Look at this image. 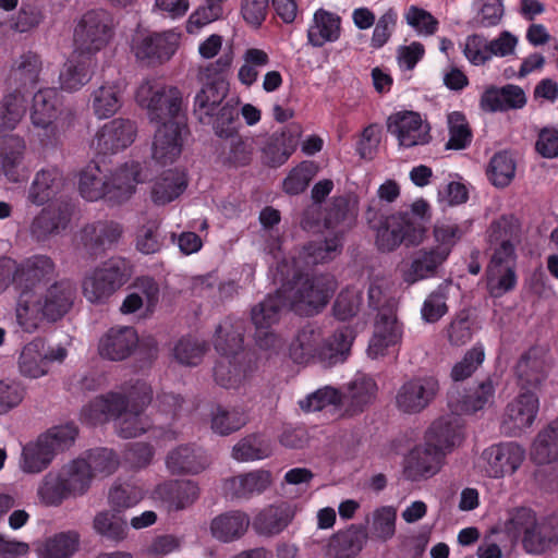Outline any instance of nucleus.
I'll return each mask as SVG.
<instances>
[{
  "instance_id": "obj_47",
  "label": "nucleus",
  "mask_w": 558,
  "mask_h": 558,
  "mask_svg": "<svg viewBox=\"0 0 558 558\" xmlns=\"http://www.w3.org/2000/svg\"><path fill=\"white\" fill-rule=\"evenodd\" d=\"M78 546L80 535L76 532H61L43 542L37 554L39 558H71Z\"/></svg>"
},
{
  "instance_id": "obj_39",
  "label": "nucleus",
  "mask_w": 558,
  "mask_h": 558,
  "mask_svg": "<svg viewBox=\"0 0 558 558\" xmlns=\"http://www.w3.org/2000/svg\"><path fill=\"white\" fill-rule=\"evenodd\" d=\"M288 306V298L283 291L278 290L275 294H268L251 308V322L255 329H270L279 322L282 310Z\"/></svg>"
},
{
  "instance_id": "obj_23",
  "label": "nucleus",
  "mask_w": 558,
  "mask_h": 558,
  "mask_svg": "<svg viewBox=\"0 0 558 558\" xmlns=\"http://www.w3.org/2000/svg\"><path fill=\"white\" fill-rule=\"evenodd\" d=\"M402 337V326L398 322L393 306H385L377 314L375 332L368 345V354L384 355L388 347L396 345Z\"/></svg>"
},
{
  "instance_id": "obj_37",
  "label": "nucleus",
  "mask_w": 558,
  "mask_h": 558,
  "mask_svg": "<svg viewBox=\"0 0 558 558\" xmlns=\"http://www.w3.org/2000/svg\"><path fill=\"white\" fill-rule=\"evenodd\" d=\"M166 464L172 474H197L206 469L208 460L199 448L182 445L169 452Z\"/></svg>"
},
{
  "instance_id": "obj_17",
  "label": "nucleus",
  "mask_w": 558,
  "mask_h": 558,
  "mask_svg": "<svg viewBox=\"0 0 558 558\" xmlns=\"http://www.w3.org/2000/svg\"><path fill=\"white\" fill-rule=\"evenodd\" d=\"M514 373L521 392H535L537 395L548 376V367L543 350L533 347L525 351L518 360Z\"/></svg>"
},
{
  "instance_id": "obj_56",
  "label": "nucleus",
  "mask_w": 558,
  "mask_h": 558,
  "mask_svg": "<svg viewBox=\"0 0 558 558\" xmlns=\"http://www.w3.org/2000/svg\"><path fill=\"white\" fill-rule=\"evenodd\" d=\"M73 497L84 495L90 487L93 474L85 460L77 458L60 470Z\"/></svg>"
},
{
  "instance_id": "obj_30",
  "label": "nucleus",
  "mask_w": 558,
  "mask_h": 558,
  "mask_svg": "<svg viewBox=\"0 0 558 558\" xmlns=\"http://www.w3.org/2000/svg\"><path fill=\"white\" fill-rule=\"evenodd\" d=\"M294 514L293 506L281 501L259 511L252 525L258 535L274 536L281 533L291 523Z\"/></svg>"
},
{
  "instance_id": "obj_18",
  "label": "nucleus",
  "mask_w": 558,
  "mask_h": 558,
  "mask_svg": "<svg viewBox=\"0 0 558 558\" xmlns=\"http://www.w3.org/2000/svg\"><path fill=\"white\" fill-rule=\"evenodd\" d=\"M132 51L137 60L146 65H156L168 61L175 51L170 36L158 33H137L132 40Z\"/></svg>"
},
{
  "instance_id": "obj_52",
  "label": "nucleus",
  "mask_w": 558,
  "mask_h": 558,
  "mask_svg": "<svg viewBox=\"0 0 558 558\" xmlns=\"http://www.w3.org/2000/svg\"><path fill=\"white\" fill-rule=\"evenodd\" d=\"M489 245H515L520 242L521 225L513 215H502L488 228Z\"/></svg>"
},
{
  "instance_id": "obj_62",
  "label": "nucleus",
  "mask_w": 558,
  "mask_h": 558,
  "mask_svg": "<svg viewBox=\"0 0 558 558\" xmlns=\"http://www.w3.org/2000/svg\"><path fill=\"white\" fill-rule=\"evenodd\" d=\"M466 230L457 223L437 221L433 233L438 245L434 248L442 255L446 254V258H448L452 247L461 240Z\"/></svg>"
},
{
  "instance_id": "obj_10",
  "label": "nucleus",
  "mask_w": 558,
  "mask_h": 558,
  "mask_svg": "<svg viewBox=\"0 0 558 558\" xmlns=\"http://www.w3.org/2000/svg\"><path fill=\"white\" fill-rule=\"evenodd\" d=\"M291 296L288 298L290 308L305 316L316 314L324 307L333 293L331 282L323 276H295Z\"/></svg>"
},
{
  "instance_id": "obj_36",
  "label": "nucleus",
  "mask_w": 558,
  "mask_h": 558,
  "mask_svg": "<svg viewBox=\"0 0 558 558\" xmlns=\"http://www.w3.org/2000/svg\"><path fill=\"white\" fill-rule=\"evenodd\" d=\"M341 32V17L325 9L314 13L313 24L307 29V40L313 47H323L326 43L339 39Z\"/></svg>"
},
{
  "instance_id": "obj_9",
  "label": "nucleus",
  "mask_w": 558,
  "mask_h": 558,
  "mask_svg": "<svg viewBox=\"0 0 558 558\" xmlns=\"http://www.w3.org/2000/svg\"><path fill=\"white\" fill-rule=\"evenodd\" d=\"M131 277L129 262L111 257L83 280V293L92 303H101L124 286Z\"/></svg>"
},
{
  "instance_id": "obj_31",
  "label": "nucleus",
  "mask_w": 558,
  "mask_h": 558,
  "mask_svg": "<svg viewBox=\"0 0 558 558\" xmlns=\"http://www.w3.org/2000/svg\"><path fill=\"white\" fill-rule=\"evenodd\" d=\"M525 104L526 97L523 89L512 84L500 88L490 86L481 97V108L489 112L520 109Z\"/></svg>"
},
{
  "instance_id": "obj_16",
  "label": "nucleus",
  "mask_w": 558,
  "mask_h": 558,
  "mask_svg": "<svg viewBox=\"0 0 558 558\" xmlns=\"http://www.w3.org/2000/svg\"><path fill=\"white\" fill-rule=\"evenodd\" d=\"M136 131L135 123L130 119H113L97 131L93 146L99 155L116 154L134 142Z\"/></svg>"
},
{
  "instance_id": "obj_42",
  "label": "nucleus",
  "mask_w": 558,
  "mask_h": 558,
  "mask_svg": "<svg viewBox=\"0 0 558 558\" xmlns=\"http://www.w3.org/2000/svg\"><path fill=\"white\" fill-rule=\"evenodd\" d=\"M271 484V473L266 470H255L240 474L227 482L228 488L236 498H250L254 494L264 493Z\"/></svg>"
},
{
  "instance_id": "obj_41",
  "label": "nucleus",
  "mask_w": 558,
  "mask_h": 558,
  "mask_svg": "<svg viewBox=\"0 0 558 558\" xmlns=\"http://www.w3.org/2000/svg\"><path fill=\"white\" fill-rule=\"evenodd\" d=\"M271 439L262 433L241 438L232 448V458L240 462L264 460L272 454Z\"/></svg>"
},
{
  "instance_id": "obj_53",
  "label": "nucleus",
  "mask_w": 558,
  "mask_h": 558,
  "mask_svg": "<svg viewBox=\"0 0 558 558\" xmlns=\"http://www.w3.org/2000/svg\"><path fill=\"white\" fill-rule=\"evenodd\" d=\"M143 498V489L131 481H116L108 493V502L116 512L135 507Z\"/></svg>"
},
{
  "instance_id": "obj_2",
  "label": "nucleus",
  "mask_w": 558,
  "mask_h": 558,
  "mask_svg": "<svg viewBox=\"0 0 558 558\" xmlns=\"http://www.w3.org/2000/svg\"><path fill=\"white\" fill-rule=\"evenodd\" d=\"M75 294V286L68 279L54 281L41 294L37 291L20 293L15 306L17 325L23 331L33 333L44 320H60L72 308Z\"/></svg>"
},
{
  "instance_id": "obj_25",
  "label": "nucleus",
  "mask_w": 558,
  "mask_h": 558,
  "mask_svg": "<svg viewBox=\"0 0 558 558\" xmlns=\"http://www.w3.org/2000/svg\"><path fill=\"white\" fill-rule=\"evenodd\" d=\"M229 92L226 80L205 81L194 97L193 114L199 123H208L222 106Z\"/></svg>"
},
{
  "instance_id": "obj_49",
  "label": "nucleus",
  "mask_w": 558,
  "mask_h": 558,
  "mask_svg": "<svg viewBox=\"0 0 558 558\" xmlns=\"http://www.w3.org/2000/svg\"><path fill=\"white\" fill-rule=\"evenodd\" d=\"M90 106L98 119L114 116L122 106V92L117 84H105L95 89L90 96Z\"/></svg>"
},
{
  "instance_id": "obj_48",
  "label": "nucleus",
  "mask_w": 558,
  "mask_h": 558,
  "mask_svg": "<svg viewBox=\"0 0 558 558\" xmlns=\"http://www.w3.org/2000/svg\"><path fill=\"white\" fill-rule=\"evenodd\" d=\"M27 98L24 93L10 90L0 100V133L13 131L26 113Z\"/></svg>"
},
{
  "instance_id": "obj_64",
  "label": "nucleus",
  "mask_w": 558,
  "mask_h": 558,
  "mask_svg": "<svg viewBox=\"0 0 558 558\" xmlns=\"http://www.w3.org/2000/svg\"><path fill=\"white\" fill-rule=\"evenodd\" d=\"M94 529L96 532L108 539L121 542L126 537L128 525L122 519H117L109 511H102L96 514L94 519Z\"/></svg>"
},
{
  "instance_id": "obj_11",
  "label": "nucleus",
  "mask_w": 558,
  "mask_h": 558,
  "mask_svg": "<svg viewBox=\"0 0 558 558\" xmlns=\"http://www.w3.org/2000/svg\"><path fill=\"white\" fill-rule=\"evenodd\" d=\"M59 93L56 88H41L35 93L31 108V122L38 133L43 146L53 145L57 142L58 128L56 120L60 107Z\"/></svg>"
},
{
  "instance_id": "obj_26",
  "label": "nucleus",
  "mask_w": 558,
  "mask_h": 558,
  "mask_svg": "<svg viewBox=\"0 0 558 558\" xmlns=\"http://www.w3.org/2000/svg\"><path fill=\"white\" fill-rule=\"evenodd\" d=\"M444 457V452L428 446L427 441L423 446H416L407 457L405 477L411 481H418L423 477L433 476L439 471Z\"/></svg>"
},
{
  "instance_id": "obj_61",
  "label": "nucleus",
  "mask_w": 558,
  "mask_h": 558,
  "mask_svg": "<svg viewBox=\"0 0 558 558\" xmlns=\"http://www.w3.org/2000/svg\"><path fill=\"white\" fill-rule=\"evenodd\" d=\"M246 424V418L236 409H227L217 405L211 413V429L221 436H228L238 432Z\"/></svg>"
},
{
  "instance_id": "obj_33",
  "label": "nucleus",
  "mask_w": 558,
  "mask_h": 558,
  "mask_svg": "<svg viewBox=\"0 0 558 558\" xmlns=\"http://www.w3.org/2000/svg\"><path fill=\"white\" fill-rule=\"evenodd\" d=\"M462 438L461 425L457 417H439L434 421L426 432L425 441L446 454L451 451Z\"/></svg>"
},
{
  "instance_id": "obj_3",
  "label": "nucleus",
  "mask_w": 558,
  "mask_h": 558,
  "mask_svg": "<svg viewBox=\"0 0 558 558\" xmlns=\"http://www.w3.org/2000/svg\"><path fill=\"white\" fill-rule=\"evenodd\" d=\"M354 338L353 328L342 326L325 340L319 327L307 324L291 342L289 355L296 364L318 362L324 367H331L347 360Z\"/></svg>"
},
{
  "instance_id": "obj_12",
  "label": "nucleus",
  "mask_w": 558,
  "mask_h": 558,
  "mask_svg": "<svg viewBox=\"0 0 558 558\" xmlns=\"http://www.w3.org/2000/svg\"><path fill=\"white\" fill-rule=\"evenodd\" d=\"M439 391L438 379L420 376L404 381L396 393L397 409L407 414H416L426 409Z\"/></svg>"
},
{
  "instance_id": "obj_24",
  "label": "nucleus",
  "mask_w": 558,
  "mask_h": 558,
  "mask_svg": "<svg viewBox=\"0 0 558 558\" xmlns=\"http://www.w3.org/2000/svg\"><path fill=\"white\" fill-rule=\"evenodd\" d=\"M301 133V125L296 123L274 133L263 149L265 163L272 168L283 165L295 151Z\"/></svg>"
},
{
  "instance_id": "obj_8",
  "label": "nucleus",
  "mask_w": 558,
  "mask_h": 558,
  "mask_svg": "<svg viewBox=\"0 0 558 558\" xmlns=\"http://www.w3.org/2000/svg\"><path fill=\"white\" fill-rule=\"evenodd\" d=\"M113 35L111 20L104 10H89L82 15L73 33L74 52L80 57L94 56L104 49Z\"/></svg>"
},
{
  "instance_id": "obj_60",
  "label": "nucleus",
  "mask_w": 558,
  "mask_h": 558,
  "mask_svg": "<svg viewBox=\"0 0 558 558\" xmlns=\"http://www.w3.org/2000/svg\"><path fill=\"white\" fill-rule=\"evenodd\" d=\"M40 345L43 341L39 339L24 347L19 359V367L24 376L38 378L48 372L47 361L38 352Z\"/></svg>"
},
{
  "instance_id": "obj_63",
  "label": "nucleus",
  "mask_w": 558,
  "mask_h": 558,
  "mask_svg": "<svg viewBox=\"0 0 558 558\" xmlns=\"http://www.w3.org/2000/svg\"><path fill=\"white\" fill-rule=\"evenodd\" d=\"M342 234L336 233L332 236L319 241L310 242L305 250L313 258L314 264L325 263L333 259L342 250Z\"/></svg>"
},
{
  "instance_id": "obj_55",
  "label": "nucleus",
  "mask_w": 558,
  "mask_h": 558,
  "mask_svg": "<svg viewBox=\"0 0 558 558\" xmlns=\"http://www.w3.org/2000/svg\"><path fill=\"white\" fill-rule=\"evenodd\" d=\"M238 107L227 101L215 112L210 122L203 124L211 125L215 134L220 138H234L241 125Z\"/></svg>"
},
{
  "instance_id": "obj_44",
  "label": "nucleus",
  "mask_w": 558,
  "mask_h": 558,
  "mask_svg": "<svg viewBox=\"0 0 558 558\" xmlns=\"http://www.w3.org/2000/svg\"><path fill=\"white\" fill-rule=\"evenodd\" d=\"M531 457L538 465L558 461V418L538 432L532 446Z\"/></svg>"
},
{
  "instance_id": "obj_58",
  "label": "nucleus",
  "mask_w": 558,
  "mask_h": 558,
  "mask_svg": "<svg viewBox=\"0 0 558 558\" xmlns=\"http://www.w3.org/2000/svg\"><path fill=\"white\" fill-rule=\"evenodd\" d=\"M81 458L85 460L93 477L96 474L105 476L110 475L117 471L120 464V460L116 451L102 447L89 449Z\"/></svg>"
},
{
  "instance_id": "obj_4",
  "label": "nucleus",
  "mask_w": 558,
  "mask_h": 558,
  "mask_svg": "<svg viewBox=\"0 0 558 558\" xmlns=\"http://www.w3.org/2000/svg\"><path fill=\"white\" fill-rule=\"evenodd\" d=\"M140 162H126L111 175L105 174L96 162L88 163L80 173L78 191L85 199L104 198L109 205L126 202L141 182Z\"/></svg>"
},
{
  "instance_id": "obj_13",
  "label": "nucleus",
  "mask_w": 558,
  "mask_h": 558,
  "mask_svg": "<svg viewBox=\"0 0 558 558\" xmlns=\"http://www.w3.org/2000/svg\"><path fill=\"white\" fill-rule=\"evenodd\" d=\"M485 473L493 478L514 474L525 459V450L514 441L500 442L482 452Z\"/></svg>"
},
{
  "instance_id": "obj_19",
  "label": "nucleus",
  "mask_w": 558,
  "mask_h": 558,
  "mask_svg": "<svg viewBox=\"0 0 558 558\" xmlns=\"http://www.w3.org/2000/svg\"><path fill=\"white\" fill-rule=\"evenodd\" d=\"M186 129L184 119L173 123H162L155 132L153 158L161 166L173 163L182 151V131Z\"/></svg>"
},
{
  "instance_id": "obj_14",
  "label": "nucleus",
  "mask_w": 558,
  "mask_h": 558,
  "mask_svg": "<svg viewBox=\"0 0 558 558\" xmlns=\"http://www.w3.org/2000/svg\"><path fill=\"white\" fill-rule=\"evenodd\" d=\"M387 130L404 148L425 145L432 140L429 124L423 123L421 116L414 111L391 114L387 120Z\"/></svg>"
},
{
  "instance_id": "obj_27",
  "label": "nucleus",
  "mask_w": 558,
  "mask_h": 558,
  "mask_svg": "<svg viewBox=\"0 0 558 558\" xmlns=\"http://www.w3.org/2000/svg\"><path fill=\"white\" fill-rule=\"evenodd\" d=\"M25 153L24 137L16 134L0 136V173L9 181L17 183L22 180Z\"/></svg>"
},
{
  "instance_id": "obj_1",
  "label": "nucleus",
  "mask_w": 558,
  "mask_h": 558,
  "mask_svg": "<svg viewBox=\"0 0 558 558\" xmlns=\"http://www.w3.org/2000/svg\"><path fill=\"white\" fill-rule=\"evenodd\" d=\"M365 218L369 228L376 231L378 250L391 252L400 244L411 246L422 242L425 228L416 218L429 219V205L425 199L420 198L411 205L410 211H399L386 216L379 202L373 199L365 211Z\"/></svg>"
},
{
  "instance_id": "obj_34",
  "label": "nucleus",
  "mask_w": 558,
  "mask_h": 558,
  "mask_svg": "<svg viewBox=\"0 0 558 558\" xmlns=\"http://www.w3.org/2000/svg\"><path fill=\"white\" fill-rule=\"evenodd\" d=\"M366 539L367 533L364 526L351 525L330 538L327 556L329 558H354L363 549Z\"/></svg>"
},
{
  "instance_id": "obj_45",
  "label": "nucleus",
  "mask_w": 558,
  "mask_h": 558,
  "mask_svg": "<svg viewBox=\"0 0 558 558\" xmlns=\"http://www.w3.org/2000/svg\"><path fill=\"white\" fill-rule=\"evenodd\" d=\"M187 180L178 170L165 171L155 182L151 199L156 205H166L178 198L186 189Z\"/></svg>"
},
{
  "instance_id": "obj_22",
  "label": "nucleus",
  "mask_w": 558,
  "mask_h": 558,
  "mask_svg": "<svg viewBox=\"0 0 558 558\" xmlns=\"http://www.w3.org/2000/svg\"><path fill=\"white\" fill-rule=\"evenodd\" d=\"M123 233V228L113 220L87 223L81 230V242L90 255H99L111 248Z\"/></svg>"
},
{
  "instance_id": "obj_35",
  "label": "nucleus",
  "mask_w": 558,
  "mask_h": 558,
  "mask_svg": "<svg viewBox=\"0 0 558 558\" xmlns=\"http://www.w3.org/2000/svg\"><path fill=\"white\" fill-rule=\"evenodd\" d=\"M63 185V174L57 167L39 170L29 186L28 201L41 206L53 198Z\"/></svg>"
},
{
  "instance_id": "obj_7",
  "label": "nucleus",
  "mask_w": 558,
  "mask_h": 558,
  "mask_svg": "<svg viewBox=\"0 0 558 558\" xmlns=\"http://www.w3.org/2000/svg\"><path fill=\"white\" fill-rule=\"evenodd\" d=\"M137 104L147 109L151 121L173 123L181 119L186 121L182 111V95L177 87L142 84L135 94Z\"/></svg>"
},
{
  "instance_id": "obj_50",
  "label": "nucleus",
  "mask_w": 558,
  "mask_h": 558,
  "mask_svg": "<svg viewBox=\"0 0 558 558\" xmlns=\"http://www.w3.org/2000/svg\"><path fill=\"white\" fill-rule=\"evenodd\" d=\"M158 493L177 510L191 506L199 496V488L193 481H174L158 487Z\"/></svg>"
},
{
  "instance_id": "obj_15",
  "label": "nucleus",
  "mask_w": 558,
  "mask_h": 558,
  "mask_svg": "<svg viewBox=\"0 0 558 558\" xmlns=\"http://www.w3.org/2000/svg\"><path fill=\"white\" fill-rule=\"evenodd\" d=\"M56 276V264L51 257L33 255L16 266L12 281L20 294L36 291L38 284L48 283Z\"/></svg>"
},
{
  "instance_id": "obj_54",
  "label": "nucleus",
  "mask_w": 558,
  "mask_h": 558,
  "mask_svg": "<svg viewBox=\"0 0 558 558\" xmlns=\"http://www.w3.org/2000/svg\"><path fill=\"white\" fill-rule=\"evenodd\" d=\"M517 267L487 265L485 269L486 288L493 298H500L514 290L518 282Z\"/></svg>"
},
{
  "instance_id": "obj_29",
  "label": "nucleus",
  "mask_w": 558,
  "mask_h": 558,
  "mask_svg": "<svg viewBox=\"0 0 558 558\" xmlns=\"http://www.w3.org/2000/svg\"><path fill=\"white\" fill-rule=\"evenodd\" d=\"M41 71V60L38 54L28 51L23 53L13 64L9 77L8 86L10 90L24 93L26 96L33 90L38 81Z\"/></svg>"
},
{
  "instance_id": "obj_28",
  "label": "nucleus",
  "mask_w": 558,
  "mask_h": 558,
  "mask_svg": "<svg viewBox=\"0 0 558 558\" xmlns=\"http://www.w3.org/2000/svg\"><path fill=\"white\" fill-rule=\"evenodd\" d=\"M72 216L71 206L61 203L57 206H48L34 218L31 225V233L37 241H46L50 235L64 230Z\"/></svg>"
},
{
  "instance_id": "obj_59",
  "label": "nucleus",
  "mask_w": 558,
  "mask_h": 558,
  "mask_svg": "<svg viewBox=\"0 0 558 558\" xmlns=\"http://www.w3.org/2000/svg\"><path fill=\"white\" fill-rule=\"evenodd\" d=\"M449 140L446 149L461 150L470 146L473 134L464 113L453 111L448 114Z\"/></svg>"
},
{
  "instance_id": "obj_43",
  "label": "nucleus",
  "mask_w": 558,
  "mask_h": 558,
  "mask_svg": "<svg viewBox=\"0 0 558 558\" xmlns=\"http://www.w3.org/2000/svg\"><path fill=\"white\" fill-rule=\"evenodd\" d=\"M446 254H440L435 248L421 250L411 262L410 268L404 272L403 279L412 284L420 280L436 276L437 269L446 260Z\"/></svg>"
},
{
  "instance_id": "obj_51",
  "label": "nucleus",
  "mask_w": 558,
  "mask_h": 558,
  "mask_svg": "<svg viewBox=\"0 0 558 558\" xmlns=\"http://www.w3.org/2000/svg\"><path fill=\"white\" fill-rule=\"evenodd\" d=\"M515 168V160L510 151H497L489 160L486 175L494 186L502 189L510 185L514 179Z\"/></svg>"
},
{
  "instance_id": "obj_21",
  "label": "nucleus",
  "mask_w": 558,
  "mask_h": 558,
  "mask_svg": "<svg viewBox=\"0 0 558 558\" xmlns=\"http://www.w3.org/2000/svg\"><path fill=\"white\" fill-rule=\"evenodd\" d=\"M138 344V336L133 327H112L100 338L98 353L106 360L123 361Z\"/></svg>"
},
{
  "instance_id": "obj_46",
  "label": "nucleus",
  "mask_w": 558,
  "mask_h": 558,
  "mask_svg": "<svg viewBox=\"0 0 558 558\" xmlns=\"http://www.w3.org/2000/svg\"><path fill=\"white\" fill-rule=\"evenodd\" d=\"M539 409L538 395L521 392L515 400L508 404L507 416L519 429L530 427L536 418Z\"/></svg>"
},
{
  "instance_id": "obj_6",
  "label": "nucleus",
  "mask_w": 558,
  "mask_h": 558,
  "mask_svg": "<svg viewBox=\"0 0 558 558\" xmlns=\"http://www.w3.org/2000/svg\"><path fill=\"white\" fill-rule=\"evenodd\" d=\"M78 435L74 423L54 426L27 444L22 451V469L26 473H39L48 468L53 457L73 446Z\"/></svg>"
},
{
  "instance_id": "obj_38",
  "label": "nucleus",
  "mask_w": 558,
  "mask_h": 558,
  "mask_svg": "<svg viewBox=\"0 0 558 558\" xmlns=\"http://www.w3.org/2000/svg\"><path fill=\"white\" fill-rule=\"evenodd\" d=\"M248 526V515L240 510H232L214 518L210 523V531L216 539L230 543L241 538Z\"/></svg>"
},
{
  "instance_id": "obj_5",
  "label": "nucleus",
  "mask_w": 558,
  "mask_h": 558,
  "mask_svg": "<svg viewBox=\"0 0 558 558\" xmlns=\"http://www.w3.org/2000/svg\"><path fill=\"white\" fill-rule=\"evenodd\" d=\"M505 532L511 541H520L526 554L539 556L558 544V535L553 526L538 521L534 510L519 507L509 512Z\"/></svg>"
},
{
  "instance_id": "obj_20",
  "label": "nucleus",
  "mask_w": 558,
  "mask_h": 558,
  "mask_svg": "<svg viewBox=\"0 0 558 558\" xmlns=\"http://www.w3.org/2000/svg\"><path fill=\"white\" fill-rule=\"evenodd\" d=\"M129 407V399L120 392H108L93 399L81 410L83 423L96 426L119 417Z\"/></svg>"
},
{
  "instance_id": "obj_32",
  "label": "nucleus",
  "mask_w": 558,
  "mask_h": 558,
  "mask_svg": "<svg viewBox=\"0 0 558 558\" xmlns=\"http://www.w3.org/2000/svg\"><path fill=\"white\" fill-rule=\"evenodd\" d=\"M244 322L231 316L226 317L216 328L214 345L216 351L227 357L235 356L243 350Z\"/></svg>"
},
{
  "instance_id": "obj_57",
  "label": "nucleus",
  "mask_w": 558,
  "mask_h": 558,
  "mask_svg": "<svg viewBox=\"0 0 558 558\" xmlns=\"http://www.w3.org/2000/svg\"><path fill=\"white\" fill-rule=\"evenodd\" d=\"M38 495L48 506H59L63 500L72 497L60 471L49 472L44 476L38 487Z\"/></svg>"
},
{
  "instance_id": "obj_40",
  "label": "nucleus",
  "mask_w": 558,
  "mask_h": 558,
  "mask_svg": "<svg viewBox=\"0 0 558 558\" xmlns=\"http://www.w3.org/2000/svg\"><path fill=\"white\" fill-rule=\"evenodd\" d=\"M96 64L95 58L78 54L76 59L68 61L59 76L61 88L68 92L81 89L92 80Z\"/></svg>"
}]
</instances>
